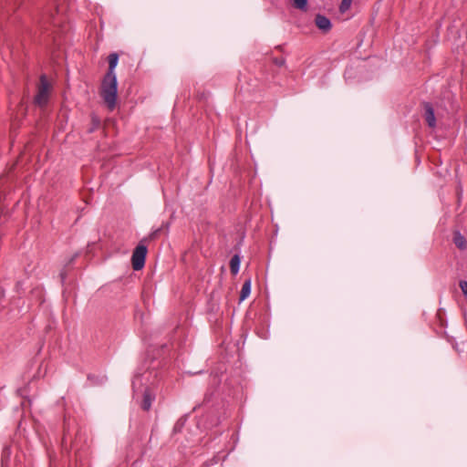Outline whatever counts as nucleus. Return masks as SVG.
Instances as JSON below:
<instances>
[{"instance_id": "obj_1", "label": "nucleus", "mask_w": 467, "mask_h": 467, "mask_svg": "<svg viewBox=\"0 0 467 467\" xmlns=\"http://www.w3.org/2000/svg\"><path fill=\"white\" fill-rule=\"evenodd\" d=\"M117 94V77L105 75L101 82L99 95L109 110H113L116 107Z\"/></svg>"}, {"instance_id": "obj_2", "label": "nucleus", "mask_w": 467, "mask_h": 467, "mask_svg": "<svg viewBox=\"0 0 467 467\" xmlns=\"http://www.w3.org/2000/svg\"><path fill=\"white\" fill-rule=\"evenodd\" d=\"M145 243L146 239L140 240V242L139 243V244L136 246L132 253L131 264L135 271L142 269L145 265V259L148 251Z\"/></svg>"}, {"instance_id": "obj_3", "label": "nucleus", "mask_w": 467, "mask_h": 467, "mask_svg": "<svg viewBox=\"0 0 467 467\" xmlns=\"http://www.w3.org/2000/svg\"><path fill=\"white\" fill-rule=\"evenodd\" d=\"M50 86L45 75L40 77V84L37 94L35 97V103L40 107L45 106L48 100V91Z\"/></svg>"}, {"instance_id": "obj_4", "label": "nucleus", "mask_w": 467, "mask_h": 467, "mask_svg": "<svg viewBox=\"0 0 467 467\" xmlns=\"http://www.w3.org/2000/svg\"><path fill=\"white\" fill-rule=\"evenodd\" d=\"M154 400H155L154 392L150 389L146 388L143 392V399H142L141 405H140L141 409L145 411L150 410V409L151 408L152 401Z\"/></svg>"}, {"instance_id": "obj_5", "label": "nucleus", "mask_w": 467, "mask_h": 467, "mask_svg": "<svg viewBox=\"0 0 467 467\" xmlns=\"http://www.w3.org/2000/svg\"><path fill=\"white\" fill-rule=\"evenodd\" d=\"M424 119L431 128H434L436 126V119L434 115V110L431 103H424Z\"/></svg>"}, {"instance_id": "obj_6", "label": "nucleus", "mask_w": 467, "mask_h": 467, "mask_svg": "<svg viewBox=\"0 0 467 467\" xmlns=\"http://www.w3.org/2000/svg\"><path fill=\"white\" fill-rule=\"evenodd\" d=\"M315 24L320 30L324 32H327L331 28L330 20L327 16L320 14L316 16Z\"/></svg>"}, {"instance_id": "obj_7", "label": "nucleus", "mask_w": 467, "mask_h": 467, "mask_svg": "<svg viewBox=\"0 0 467 467\" xmlns=\"http://www.w3.org/2000/svg\"><path fill=\"white\" fill-rule=\"evenodd\" d=\"M109 69L106 73L107 76H116L115 67L118 65L119 55L117 53H111L108 57Z\"/></svg>"}, {"instance_id": "obj_8", "label": "nucleus", "mask_w": 467, "mask_h": 467, "mask_svg": "<svg viewBox=\"0 0 467 467\" xmlns=\"http://www.w3.org/2000/svg\"><path fill=\"white\" fill-rule=\"evenodd\" d=\"M240 256L238 254H234L230 260V270L233 275H236L239 272L240 268Z\"/></svg>"}, {"instance_id": "obj_9", "label": "nucleus", "mask_w": 467, "mask_h": 467, "mask_svg": "<svg viewBox=\"0 0 467 467\" xmlns=\"http://www.w3.org/2000/svg\"><path fill=\"white\" fill-rule=\"evenodd\" d=\"M454 244L461 250L466 248V240L463 235H462L459 232H456L453 236Z\"/></svg>"}, {"instance_id": "obj_10", "label": "nucleus", "mask_w": 467, "mask_h": 467, "mask_svg": "<svg viewBox=\"0 0 467 467\" xmlns=\"http://www.w3.org/2000/svg\"><path fill=\"white\" fill-rule=\"evenodd\" d=\"M251 293V280L247 279L243 284L241 292H240V301L244 300Z\"/></svg>"}, {"instance_id": "obj_11", "label": "nucleus", "mask_w": 467, "mask_h": 467, "mask_svg": "<svg viewBox=\"0 0 467 467\" xmlns=\"http://www.w3.org/2000/svg\"><path fill=\"white\" fill-rule=\"evenodd\" d=\"M293 5L296 8L306 11L307 6V0H294Z\"/></svg>"}, {"instance_id": "obj_12", "label": "nucleus", "mask_w": 467, "mask_h": 467, "mask_svg": "<svg viewBox=\"0 0 467 467\" xmlns=\"http://www.w3.org/2000/svg\"><path fill=\"white\" fill-rule=\"evenodd\" d=\"M351 3L352 0H342L339 5L340 12L345 13L346 11H348L350 8Z\"/></svg>"}, {"instance_id": "obj_13", "label": "nucleus", "mask_w": 467, "mask_h": 467, "mask_svg": "<svg viewBox=\"0 0 467 467\" xmlns=\"http://www.w3.org/2000/svg\"><path fill=\"white\" fill-rule=\"evenodd\" d=\"M161 232V229L159 228L155 231H153L152 233H150L147 237H145L144 239H146V242L148 241H152L154 239H156L158 237V235L160 234V233Z\"/></svg>"}, {"instance_id": "obj_14", "label": "nucleus", "mask_w": 467, "mask_h": 467, "mask_svg": "<svg viewBox=\"0 0 467 467\" xmlns=\"http://www.w3.org/2000/svg\"><path fill=\"white\" fill-rule=\"evenodd\" d=\"M273 62L275 65H276L277 67H284L285 64V60L284 57H275L273 59Z\"/></svg>"}, {"instance_id": "obj_15", "label": "nucleus", "mask_w": 467, "mask_h": 467, "mask_svg": "<svg viewBox=\"0 0 467 467\" xmlns=\"http://www.w3.org/2000/svg\"><path fill=\"white\" fill-rule=\"evenodd\" d=\"M460 287L464 294V296H467V281H461L460 282Z\"/></svg>"}, {"instance_id": "obj_16", "label": "nucleus", "mask_w": 467, "mask_h": 467, "mask_svg": "<svg viewBox=\"0 0 467 467\" xmlns=\"http://www.w3.org/2000/svg\"><path fill=\"white\" fill-rule=\"evenodd\" d=\"M138 380H140V377H139V376L135 377L134 380L132 381V386H133V388L135 387L136 382H137Z\"/></svg>"}, {"instance_id": "obj_17", "label": "nucleus", "mask_w": 467, "mask_h": 467, "mask_svg": "<svg viewBox=\"0 0 467 467\" xmlns=\"http://www.w3.org/2000/svg\"><path fill=\"white\" fill-rule=\"evenodd\" d=\"M60 277H61V280L64 281L65 278H66V273L65 272H61L60 273Z\"/></svg>"}, {"instance_id": "obj_18", "label": "nucleus", "mask_w": 467, "mask_h": 467, "mask_svg": "<svg viewBox=\"0 0 467 467\" xmlns=\"http://www.w3.org/2000/svg\"><path fill=\"white\" fill-rule=\"evenodd\" d=\"M74 259H75V256L70 259L69 263H72L74 261Z\"/></svg>"}]
</instances>
